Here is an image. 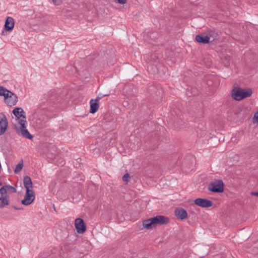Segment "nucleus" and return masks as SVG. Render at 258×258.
Here are the masks:
<instances>
[{
	"mask_svg": "<svg viewBox=\"0 0 258 258\" xmlns=\"http://www.w3.org/2000/svg\"><path fill=\"white\" fill-rule=\"evenodd\" d=\"M169 222V219L168 217L162 215H158L144 220L143 222V225L144 228L151 229L157 225H162L166 224Z\"/></svg>",
	"mask_w": 258,
	"mask_h": 258,
	"instance_id": "f257e3e1",
	"label": "nucleus"
},
{
	"mask_svg": "<svg viewBox=\"0 0 258 258\" xmlns=\"http://www.w3.org/2000/svg\"><path fill=\"white\" fill-rule=\"evenodd\" d=\"M17 189L14 186L10 185L3 186L0 188V208H4L6 206L10 204L8 194L15 193Z\"/></svg>",
	"mask_w": 258,
	"mask_h": 258,
	"instance_id": "f03ea898",
	"label": "nucleus"
},
{
	"mask_svg": "<svg viewBox=\"0 0 258 258\" xmlns=\"http://www.w3.org/2000/svg\"><path fill=\"white\" fill-rule=\"evenodd\" d=\"M252 93V90L250 88L243 89L235 88L232 90L231 95L233 99L240 101L250 96Z\"/></svg>",
	"mask_w": 258,
	"mask_h": 258,
	"instance_id": "7ed1b4c3",
	"label": "nucleus"
},
{
	"mask_svg": "<svg viewBox=\"0 0 258 258\" xmlns=\"http://www.w3.org/2000/svg\"><path fill=\"white\" fill-rule=\"evenodd\" d=\"M208 190L213 192H222L224 191V183L222 180H216L208 185Z\"/></svg>",
	"mask_w": 258,
	"mask_h": 258,
	"instance_id": "20e7f679",
	"label": "nucleus"
},
{
	"mask_svg": "<svg viewBox=\"0 0 258 258\" xmlns=\"http://www.w3.org/2000/svg\"><path fill=\"white\" fill-rule=\"evenodd\" d=\"M35 199V193L32 189L26 190L25 198L21 202L22 204L24 205H29Z\"/></svg>",
	"mask_w": 258,
	"mask_h": 258,
	"instance_id": "39448f33",
	"label": "nucleus"
},
{
	"mask_svg": "<svg viewBox=\"0 0 258 258\" xmlns=\"http://www.w3.org/2000/svg\"><path fill=\"white\" fill-rule=\"evenodd\" d=\"M5 101L8 106H12L16 105L18 102V97L11 91L9 94H7Z\"/></svg>",
	"mask_w": 258,
	"mask_h": 258,
	"instance_id": "423d86ee",
	"label": "nucleus"
},
{
	"mask_svg": "<svg viewBox=\"0 0 258 258\" xmlns=\"http://www.w3.org/2000/svg\"><path fill=\"white\" fill-rule=\"evenodd\" d=\"M75 225L78 233H83L86 231V226L84 220L82 218H77L75 221Z\"/></svg>",
	"mask_w": 258,
	"mask_h": 258,
	"instance_id": "0eeeda50",
	"label": "nucleus"
},
{
	"mask_svg": "<svg viewBox=\"0 0 258 258\" xmlns=\"http://www.w3.org/2000/svg\"><path fill=\"white\" fill-rule=\"evenodd\" d=\"M194 203L202 208H209L212 206L213 202L206 199L198 198L194 201Z\"/></svg>",
	"mask_w": 258,
	"mask_h": 258,
	"instance_id": "6e6552de",
	"label": "nucleus"
},
{
	"mask_svg": "<svg viewBox=\"0 0 258 258\" xmlns=\"http://www.w3.org/2000/svg\"><path fill=\"white\" fill-rule=\"evenodd\" d=\"M8 125V122L6 115L3 113H0V136L3 135Z\"/></svg>",
	"mask_w": 258,
	"mask_h": 258,
	"instance_id": "1a4fd4ad",
	"label": "nucleus"
},
{
	"mask_svg": "<svg viewBox=\"0 0 258 258\" xmlns=\"http://www.w3.org/2000/svg\"><path fill=\"white\" fill-rule=\"evenodd\" d=\"M100 99L101 97H100L99 96H97L96 99H92L90 100V113H95L97 111V110L99 109V102Z\"/></svg>",
	"mask_w": 258,
	"mask_h": 258,
	"instance_id": "9d476101",
	"label": "nucleus"
},
{
	"mask_svg": "<svg viewBox=\"0 0 258 258\" xmlns=\"http://www.w3.org/2000/svg\"><path fill=\"white\" fill-rule=\"evenodd\" d=\"M26 128V127H18L16 126H15L16 132L19 135H21L24 137L30 140L32 139L33 138V136L30 134L28 130H27Z\"/></svg>",
	"mask_w": 258,
	"mask_h": 258,
	"instance_id": "9b49d317",
	"label": "nucleus"
},
{
	"mask_svg": "<svg viewBox=\"0 0 258 258\" xmlns=\"http://www.w3.org/2000/svg\"><path fill=\"white\" fill-rule=\"evenodd\" d=\"M174 213L177 219L180 220H183L187 217V213L186 210L181 208L175 209Z\"/></svg>",
	"mask_w": 258,
	"mask_h": 258,
	"instance_id": "f8f14e48",
	"label": "nucleus"
},
{
	"mask_svg": "<svg viewBox=\"0 0 258 258\" xmlns=\"http://www.w3.org/2000/svg\"><path fill=\"white\" fill-rule=\"evenodd\" d=\"M14 25L15 22L14 19L11 17H8L4 25L5 30L7 31L11 32L13 29Z\"/></svg>",
	"mask_w": 258,
	"mask_h": 258,
	"instance_id": "ddd939ff",
	"label": "nucleus"
},
{
	"mask_svg": "<svg viewBox=\"0 0 258 258\" xmlns=\"http://www.w3.org/2000/svg\"><path fill=\"white\" fill-rule=\"evenodd\" d=\"M13 113L17 118V119H19L20 118H26L25 112L22 108L18 107L15 108L13 110Z\"/></svg>",
	"mask_w": 258,
	"mask_h": 258,
	"instance_id": "4468645a",
	"label": "nucleus"
},
{
	"mask_svg": "<svg viewBox=\"0 0 258 258\" xmlns=\"http://www.w3.org/2000/svg\"><path fill=\"white\" fill-rule=\"evenodd\" d=\"M23 183L24 187L26 189H31L33 188V183L30 176L27 175L24 177Z\"/></svg>",
	"mask_w": 258,
	"mask_h": 258,
	"instance_id": "2eb2a0df",
	"label": "nucleus"
},
{
	"mask_svg": "<svg viewBox=\"0 0 258 258\" xmlns=\"http://www.w3.org/2000/svg\"><path fill=\"white\" fill-rule=\"evenodd\" d=\"M209 38L207 37V36L206 35L204 36L202 35H197L196 36V40L198 42L202 43V44L209 43L210 42L209 41Z\"/></svg>",
	"mask_w": 258,
	"mask_h": 258,
	"instance_id": "dca6fc26",
	"label": "nucleus"
},
{
	"mask_svg": "<svg viewBox=\"0 0 258 258\" xmlns=\"http://www.w3.org/2000/svg\"><path fill=\"white\" fill-rule=\"evenodd\" d=\"M207 37H209V41L210 43L213 42L215 40L218 38V34L212 30L208 31L207 34L206 35Z\"/></svg>",
	"mask_w": 258,
	"mask_h": 258,
	"instance_id": "f3484780",
	"label": "nucleus"
},
{
	"mask_svg": "<svg viewBox=\"0 0 258 258\" xmlns=\"http://www.w3.org/2000/svg\"><path fill=\"white\" fill-rule=\"evenodd\" d=\"M148 63L149 64L147 67L148 71L151 74L156 73L158 71V69L156 66V64L153 63Z\"/></svg>",
	"mask_w": 258,
	"mask_h": 258,
	"instance_id": "a211bd4d",
	"label": "nucleus"
},
{
	"mask_svg": "<svg viewBox=\"0 0 258 258\" xmlns=\"http://www.w3.org/2000/svg\"><path fill=\"white\" fill-rule=\"evenodd\" d=\"M158 59V56L157 54H152L150 56V58H149V62L148 63H156L157 62V60Z\"/></svg>",
	"mask_w": 258,
	"mask_h": 258,
	"instance_id": "6ab92c4d",
	"label": "nucleus"
},
{
	"mask_svg": "<svg viewBox=\"0 0 258 258\" xmlns=\"http://www.w3.org/2000/svg\"><path fill=\"white\" fill-rule=\"evenodd\" d=\"M11 91L5 88L3 86H0V96H7V94H9Z\"/></svg>",
	"mask_w": 258,
	"mask_h": 258,
	"instance_id": "aec40b11",
	"label": "nucleus"
},
{
	"mask_svg": "<svg viewBox=\"0 0 258 258\" xmlns=\"http://www.w3.org/2000/svg\"><path fill=\"white\" fill-rule=\"evenodd\" d=\"M18 120V122L20 124V126L19 127H26V124H27L26 118H19Z\"/></svg>",
	"mask_w": 258,
	"mask_h": 258,
	"instance_id": "412c9836",
	"label": "nucleus"
},
{
	"mask_svg": "<svg viewBox=\"0 0 258 258\" xmlns=\"http://www.w3.org/2000/svg\"><path fill=\"white\" fill-rule=\"evenodd\" d=\"M23 167V161H22L21 163H19L16 167L15 169V173H18L22 169Z\"/></svg>",
	"mask_w": 258,
	"mask_h": 258,
	"instance_id": "4be33fe9",
	"label": "nucleus"
},
{
	"mask_svg": "<svg viewBox=\"0 0 258 258\" xmlns=\"http://www.w3.org/2000/svg\"><path fill=\"white\" fill-rule=\"evenodd\" d=\"M253 122L258 123V111L256 112L253 117Z\"/></svg>",
	"mask_w": 258,
	"mask_h": 258,
	"instance_id": "5701e85b",
	"label": "nucleus"
},
{
	"mask_svg": "<svg viewBox=\"0 0 258 258\" xmlns=\"http://www.w3.org/2000/svg\"><path fill=\"white\" fill-rule=\"evenodd\" d=\"M189 160L191 162V165H190L189 167V169L192 170V168L194 167V164L195 161V158L193 157H189Z\"/></svg>",
	"mask_w": 258,
	"mask_h": 258,
	"instance_id": "b1692460",
	"label": "nucleus"
},
{
	"mask_svg": "<svg viewBox=\"0 0 258 258\" xmlns=\"http://www.w3.org/2000/svg\"><path fill=\"white\" fill-rule=\"evenodd\" d=\"M53 4L55 6H59L62 3V0H52Z\"/></svg>",
	"mask_w": 258,
	"mask_h": 258,
	"instance_id": "393cba45",
	"label": "nucleus"
},
{
	"mask_svg": "<svg viewBox=\"0 0 258 258\" xmlns=\"http://www.w3.org/2000/svg\"><path fill=\"white\" fill-rule=\"evenodd\" d=\"M130 177V174L128 173L125 174L122 177V180L124 181H128V178Z\"/></svg>",
	"mask_w": 258,
	"mask_h": 258,
	"instance_id": "a878e982",
	"label": "nucleus"
},
{
	"mask_svg": "<svg viewBox=\"0 0 258 258\" xmlns=\"http://www.w3.org/2000/svg\"><path fill=\"white\" fill-rule=\"evenodd\" d=\"M120 4H124L126 3V0H117Z\"/></svg>",
	"mask_w": 258,
	"mask_h": 258,
	"instance_id": "bb28decb",
	"label": "nucleus"
},
{
	"mask_svg": "<svg viewBox=\"0 0 258 258\" xmlns=\"http://www.w3.org/2000/svg\"><path fill=\"white\" fill-rule=\"evenodd\" d=\"M250 195L252 196H255L258 197V192H251Z\"/></svg>",
	"mask_w": 258,
	"mask_h": 258,
	"instance_id": "cd10ccee",
	"label": "nucleus"
},
{
	"mask_svg": "<svg viewBox=\"0 0 258 258\" xmlns=\"http://www.w3.org/2000/svg\"><path fill=\"white\" fill-rule=\"evenodd\" d=\"M108 95H99L98 96H99L100 97H101V99L103 97H105V96H108Z\"/></svg>",
	"mask_w": 258,
	"mask_h": 258,
	"instance_id": "c85d7f7f",
	"label": "nucleus"
},
{
	"mask_svg": "<svg viewBox=\"0 0 258 258\" xmlns=\"http://www.w3.org/2000/svg\"><path fill=\"white\" fill-rule=\"evenodd\" d=\"M1 34H2V35H4V36L6 35V32L4 30L2 31Z\"/></svg>",
	"mask_w": 258,
	"mask_h": 258,
	"instance_id": "c756f323",
	"label": "nucleus"
},
{
	"mask_svg": "<svg viewBox=\"0 0 258 258\" xmlns=\"http://www.w3.org/2000/svg\"><path fill=\"white\" fill-rule=\"evenodd\" d=\"M13 208L16 210H21V208H17V207H15V206H13Z\"/></svg>",
	"mask_w": 258,
	"mask_h": 258,
	"instance_id": "7c9ffc66",
	"label": "nucleus"
},
{
	"mask_svg": "<svg viewBox=\"0 0 258 258\" xmlns=\"http://www.w3.org/2000/svg\"><path fill=\"white\" fill-rule=\"evenodd\" d=\"M2 182H0V185H2Z\"/></svg>",
	"mask_w": 258,
	"mask_h": 258,
	"instance_id": "2f4dec72",
	"label": "nucleus"
}]
</instances>
